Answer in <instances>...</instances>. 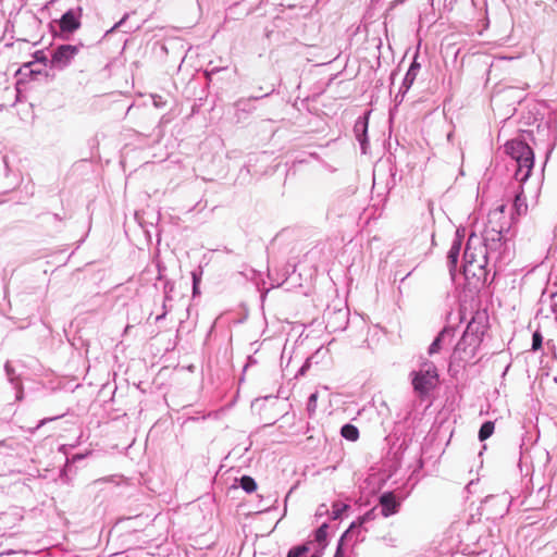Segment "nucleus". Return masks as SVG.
I'll return each mask as SVG.
<instances>
[{
    "label": "nucleus",
    "mask_w": 557,
    "mask_h": 557,
    "mask_svg": "<svg viewBox=\"0 0 557 557\" xmlns=\"http://www.w3.org/2000/svg\"><path fill=\"white\" fill-rule=\"evenodd\" d=\"M371 513L372 511H369L367 512L366 515H363L362 517H360L358 519V522H354L351 525H350V529H354L356 525H362L363 523H366L370 518H371Z\"/></svg>",
    "instance_id": "17"
},
{
    "label": "nucleus",
    "mask_w": 557,
    "mask_h": 557,
    "mask_svg": "<svg viewBox=\"0 0 557 557\" xmlns=\"http://www.w3.org/2000/svg\"><path fill=\"white\" fill-rule=\"evenodd\" d=\"M341 434L343 437H345L348 441H357L359 437V431L358 429L352 424H345L342 430Z\"/></svg>",
    "instance_id": "8"
},
{
    "label": "nucleus",
    "mask_w": 557,
    "mask_h": 557,
    "mask_svg": "<svg viewBox=\"0 0 557 557\" xmlns=\"http://www.w3.org/2000/svg\"><path fill=\"white\" fill-rule=\"evenodd\" d=\"M200 284V276L197 273H193V289L194 294L198 293V287Z\"/></svg>",
    "instance_id": "18"
},
{
    "label": "nucleus",
    "mask_w": 557,
    "mask_h": 557,
    "mask_svg": "<svg viewBox=\"0 0 557 557\" xmlns=\"http://www.w3.org/2000/svg\"><path fill=\"white\" fill-rule=\"evenodd\" d=\"M495 425L492 421H486L482 424L480 431H479V438L480 441L487 440L494 432Z\"/></svg>",
    "instance_id": "10"
},
{
    "label": "nucleus",
    "mask_w": 557,
    "mask_h": 557,
    "mask_svg": "<svg viewBox=\"0 0 557 557\" xmlns=\"http://www.w3.org/2000/svg\"><path fill=\"white\" fill-rule=\"evenodd\" d=\"M59 25L61 32L73 33L79 28L81 22L78 20V15L73 10H69L62 15Z\"/></svg>",
    "instance_id": "7"
},
{
    "label": "nucleus",
    "mask_w": 557,
    "mask_h": 557,
    "mask_svg": "<svg viewBox=\"0 0 557 557\" xmlns=\"http://www.w3.org/2000/svg\"><path fill=\"white\" fill-rule=\"evenodd\" d=\"M463 260V273L466 275H468L469 273L475 275V270L482 271L486 262L483 252L481 250L476 252V250L471 248L469 245H467L465 249Z\"/></svg>",
    "instance_id": "4"
},
{
    "label": "nucleus",
    "mask_w": 557,
    "mask_h": 557,
    "mask_svg": "<svg viewBox=\"0 0 557 557\" xmlns=\"http://www.w3.org/2000/svg\"><path fill=\"white\" fill-rule=\"evenodd\" d=\"M493 230H494L495 232H497L498 234H502V233H503V231H504V227H503V225H499V226H498V228L493 227Z\"/></svg>",
    "instance_id": "21"
},
{
    "label": "nucleus",
    "mask_w": 557,
    "mask_h": 557,
    "mask_svg": "<svg viewBox=\"0 0 557 557\" xmlns=\"http://www.w3.org/2000/svg\"><path fill=\"white\" fill-rule=\"evenodd\" d=\"M379 504L382 508L381 513L385 518L397 513L400 508V500L393 492L383 493L379 498Z\"/></svg>",
    "instance_id": "5"
},
{
    "label": "nucleus",
    "mask_w": 557,
    "mask_h": 557,
    "mask_svg": "<svg viewBox=\"0 0 557 557\" xmlns=\"http://www.w3.org/2000/svg\"><path fill=\"white\" fill-rule=\"evenodd\" d=\"M240 486L247 493H252L257 490V484L251 476L244 475L240 479Z\"/></svg>",
    "instance_id": "11"
},
{
    "label": "nucleus",
    "mask_w": 557,
    "mask_h": 557,
    "mask_svg": "<svg viewBox=\"0 0 557 557\" xmlns=\"http://www.w3.org/2000/svg\"><path fill=\"white\" fill-rule=\"evenodd\" d=\"M334 557H344L343 549L341 546L337 548Z\"/></svg>",
    "instance_id": "20"
},
{
    "label": "nucleus",
    "mask_w": 557,
    "mask_h": 557,
    "mask_svg": "<svg viewBox=\"0 0 557 557\" xmlns=\"http://www.w3.org/2000/svg\"><path fill=\"white\" fill-rule=\"evenodd\" d=\"M78 51V46L62 45L55 50L52 60L57 63L67 65Z\"/></svg>",
    "instance_id": "6"
},
{
    "label": "nucleus",
    "mask_w": 557,
    "mask_h": 557,
    "mask_svg": "<svg viewBox=\"0 0 557 557\" xmlns=\"http://www.w3.org/2000/svg\"><path fill=\"white\" fill-rule=\"evenodd\" d=\"M505 210H506L505 205L498 206L493 212L490 213V215H488L490 223H492L494 220L504 219Z\"/></svg>",
    "instance_id": "12"
},
{
    "label": "nucleus",
    "mask_w": 557,
    "mask_h": 557,
    "mask_svg": "<svg viewBox=\"0 0 557 557\" xmlns=\"http://www.w3.org/2000/svg\"><path fill=\"white\" fill-rule=\"evenodd\" d=\"M411 381L413 391L420 398L428 396L438 383L436 367L431 363H424L419 371L411 373Z\"/></svg>",
    "instance_id": "3"
},
{
    "label": "nucleus",
    "mask_w": 557,
    "mask_h": 557,
    "mask_svg": "<svg viewBox=\"0 0 557 557\" xmlns=\"http://www.w3.org/2000/svg\"><path fill=\"white\" fill-rule=\"evenodd\" d=\"M308 550H309V547L307 545L295 546L288 552L287 557H300L301 555L306 554Z\"/></svg>",
    "instance_id": "13"
},
{
    "label": "nucleus",
    "mask_w": 557,
    "mask_h": 557,
    "mask_svg": "<svg viewBox=\"0 0 557 557\" xmlns=\"http://www.w3.org/2000/svg\"><path fill=\"white\" fill-rule=\"evenodd\" d=\"M327 536V525L324 523L315 531V540L318 542L325 541Z\"/></svg>",
    "instance_id": "15"
},
{
    "label": "nucleus",
    "mask_w": 557,
    "mask_h": 557,
    "mask_svg": "<svg viewBox=\"0 0 557 557\" xmlns=\"http://www.w3.org/2000/svg\"><path fill=\"white\" fill-rule=\"evenodd\" d=\"M505 151L516 163L515 180L519 183V190L515 196L511 220L525 215L528 205L524 198V184L531 176L534 166V152L524 141L512 139L505 145Z\"/></svg>",
    "instance_id": "1"
},
{
    "label": "nucleus",
    "mask_w": 557,
    "mask_h": 557,
    "mask_svg": "<svg viewBox=\"0 0 557 557\" xmlns=\"http://www.w3.org/2000/svg\"><path fill=\"white\" fill-rule=\"evenodd\" d=\"M312 557H317V556H312Z\"/></svg>",
    "instance_id": "22"
},
{
    "label": "nucleus",
    "mask_w": 557,
    "mask_h": 557,
    "mask_svg": "<svg viewBox=\"0 0 557 557\" xmlns=\"http://www.w3.org/2000/svg\"><path fill=\"white\" fill-rule=\"evenodd\" d=\"M459 252H460V244L459 243H455L448 253H447V261L450 265V269H455L456 265H457V262H458V257H459Z\"/></svg>",
    "instance_id": "9"
},
{
    "label": "nucleus",
    "mask_w": 557,
    "mask_h": 557,
    "mask_svg": "<svg viewBox=\"0 0 557 557\" xmlns=\"http://www.w3.org/2000/svg\"><path fill=\"white\" fill-rule=\"evenodd\" d=\"M442 336H443V333H441L434 341L433 343L431 344L430 348H429V354L430 355H433V354H436L440 351L441 349V342H442Z\"/></svg>",
    "instance_id": "14"
},
{
    "label": "nucleus",
    "mask_w": 557,
    "mask_h": 557,
    "mask_svg": "<svg viewBox=\"0 0 557 557\" xmlns=\"http://www.w3.org/2000/svg\"><path fill=\"white\" fill-rule=\"evenodd\" d=\"M317 398H318V395L315 393L310 396L309 403H308L309 411H314Z\"/></svg>",
    "instance_id": "19"
},
{
    "label": "nucleus",
    "mask_w": 557,
    "mask_h": 557,
    "mask_svg": "<svg viewBox=\"0 0 557 557\" xmlns=\"http://www.w3.org/2000/svg\"><path fill=\"white\" fill-rule=\"evenodd\" d=\"M487 329L486 314L476 312L468 323L461 338L456 344L450 357V362L458 366H465L471 362L476 356Z\"/></svg>",
    "instance_id": "2"
},
{
    "label": "nucleus",
    "mask_w": 557,
    "mask_h": 557,
    "mask_svg": "<svg viewBox=\"0 0 557 557\" xmlns=\"http://www.w3.org/2000/svg\"><path fill=\"white\" fill-rule=\"evenodd\" d=\"M542 334L540 332H535L532 337V349L539 350L542 347Z\"/></svg>",
    "instance_id": "16"
}]
</instances>
